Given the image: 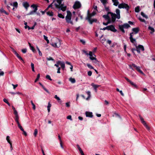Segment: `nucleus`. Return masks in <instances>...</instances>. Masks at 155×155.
Masks as SVG:
<instances>
[{"label": "nucleus", "mask_w": 155, "mask_h": 155, "mask_svg": "<svg viewBox=\"0 0 155 155\" xmlns=\"http://www.w3.org/2000/svg\"><path fill=\"white\" fill-rule=\"evenodd\" d=\"M54 5L55 6V8L60 9L63 12H64L66 10L67 6H64V3H62V2H61L60 4L57 3V2L56 3H55Z\"/></svg>", "instance_id": "1"}, {"label": "nucleus", "mask_w": 155, "mask_h": 155, "mask_svg": "<svg viewBox=\"0 0 155 155\" xmlns=\"http://www.w3.org/2000/svg\"><path fill=\"white\" fill-rule=\"evenodd\" d=\"M71 16L72 14L71 12L69 11H67V15L65 17L66 22L68 23H70L71 25H73V21H71Z\"/></svg>", "instance_id": "2"}, {"label": "nucleus", "mask_w": 155, "mask_h": 155, "mask_svg": "<svg viewBox=\"0 0 155 155\" xmlns=\"http://www.w3.org/2000/svg\"><path fill=\"white\" fill-rule=\"evenodd\" d=\"M31 8L34 9V10L30 11L29 13L27 14V15H29L34 14L35 12H36L38 10V6L37 5L33 4L31 6Z\"/></svg>", "instance_id": "3"}, {"label": "nucleus", "mask_w": 155, "mask_h": 155, "mask_svg": "<svg viewBox=\"0 0 155 155\" xmlns=\"http://www.w3.org/2000/svg\"><path fill=\"white\" fill-rule=\"evenodd\" d=\"M130 27V25L127 23H125L123 25H119V29L123 33H124L125 32L124 28L127 29Z\"/></svg>", "instance_id": "4"}, {"label": "nucleus", "mask_w": 155, "mask_h": 155, "mask_svg": "<svg viewBox=\"0 0 155 155\" xmlns=\"http://www.w3.org/2000/svg\"><path fill=\"white\" fill-rule=\"evenodd\" d=\"M101 30H110L114 32H116L117 31V30L115 28L114 26L113 25H111L104 28L103 29H101Z\"/></svg>", "instance_id": "5"}, {"label": "nucleus", "mask_w": 155, "mask_h": 155, "mask_svg": "<svg viewBox=\"0 0 155 155\" xmlns=\"http://www.w3.org/2000/svg\"><path fill=\"white\" fill-rule=\"evenodd\" d=\"M118 7L120 8H125L127 11H128L130 8V7L128 5L124 3H122L119 4Z\"/></svg>", "instance_id": "6"}, {"label": "nucleus", "mask_w": 155, "mask_h": 155, "mask_svg": "<svg viewBox=\"0 0 155 155\" xmlns=\"http://www.w3.org/2000/svg\"><path fill=\"white\" fill-rule=\"evenodd\" d=\"M108 14H110L111 16V21L113 22H114L116 20V18H117V16L115 13H114L111 12H108Z\"/></svg>", "instance_id": "7"}, {"label": "nucleus", "mask_w": 155, "mask_h": 155, "mask_svg": "<svg viewBox=\"0 0 155 155\" xmlns=\"http://www.w3.org/2000/svg\"><path fill=\"white\" fill-rule=\"evenodd\" d=\"M81 5L80 2L78 1L75 2L73 6V8L74 9H78L81 7Z\"/></svg>", "instance_id": "8"}, {"label": "nucleus", "mask_w": 155, "mask_h": 155, "mask_svg": "<svg viewBox=\"0 0 155 155\" xmlns=\"http://www.w3.org/2000/svg\"><path fill=\"white\" fill-rule=\"evenodd\" d=\"M140 50H141L142 51H144V48L143 46L139 45L137 46H136V51L138 53H140Z\"/></svg>", "instance_id": "9"}, {"label": "nucleus", "mask_w": 155, "mask_h": 155, "mask_svg": "<svg viewBox=\"0 0 155 155\" xmlns=\"http://www.w3.org/2000/svg\"><path fill=\"white\" fill-rule=\"evenodd\" d=\"M96 14V12L94 11H93L92 13H90L89 10H88L87 11V15L86 18V19L91 18V17L94 16Z\"/></svg>", "instance_id": "10"}, {"label": "nucleus", "mask_w": 155, "mask_h": 155, "mask_svg": "<svg viewBox=\"0 0 155 155\" xmlns=\"http://www.w3.org/2000/svg\"><path fill=\"white\" fill-rule=\"evenodd\" d=\"M132 66L134 68H135L137 70L138 72L143 74H144L142 71L140 69V67L139 66H137L136 65L134 64H133L132 65Z\"/></svg>", "instance_id": "11"}, {"label": "nucleus", "mask_w": 155, "mask_h": 155, "mask_svg": "<svg viewBox=\"0 0 155 155\" xmlns=\"http://www.w3.org/2000/svg\"><path fill=\"white\" fill-rule=\"evenodd\" d=\"M134 34V32H132L130 34V37L129 38L130 42L132 43H134L135 42H136V40L135 38H133V34Z\"/></svg>", "instance_id": "12"}, {"label": "nucleus", "mask_w": 155, "mask_h": 155, "mask_svg": "<svg viewBox=\"0 0 155 155\" xmlns=\"http://www.w3.org/2000/svg\"><path fill=\"white\" fill-rule=\"evenodd\" d=\"M14 114L15 115V121H17V120H18L19 119V117L18 113V112L16 110L14 111Z\"/></svg>", "instance_id": "13"}, {"label": "nucleus", "mask_w": 155, "mask_h": 155, "mask_svg": "<svg viewBox=\"0 0 155 155\" xmlns=\"http://www.w3.org/2000/svg\"><path fill=\"white\" fill-rule=\"evenodd\" d=\"M86 116L87 117H93L92 113L88 111H86L85 112Z\"/></svg>", "instance_id": "14"}, {"label": "nucleus", "mask_w": 155, "mask_h": 155, "mask_svg": "<svg viewBox=\"0 0 155 155\" xmlns=\"http://www.w3.org/2000/svg\"><path fill=\"white\" fill-rule=\"evenodd\" d=\"M120 10L119 9H117L116 10V13L117 14L116 15L117 16V18L118 19H119L120 18Z\"/></svg>", "instance_id": "15"}, {"label": "nucleus", "mask_w": 155, "mask_h": 155, "mask_svg": "<svg viewBox=\"0 0 155 155\" xmlns=\"http://www.w3.org/2000/svg\"><path fill=\"white\" fill-rule=\"evenodd\" d=\"M23 6L25 8L26 10H27L28 7L29 6V3L27 2H25L23 3Z\"/></svg>", "instance_id": "16"}, {"label": "nucleus", "mask_w": 155, "mask_h": 155, "mask_svg": "<svg viewBox=\"0 0 155 155\" xmlns=\"http://www.w3.org/2000/svg\"><path fill=\"white\" fill-rule=\"evenodd\" d=\"M86 19L88 20L90 22V23L92 24L93 22H96L97 21V19H91V18L87 19Z\"/></svg>", "instance_id": "17"}, {"label": "nucleus", "mask_w": 155, "mask_h": 155, "mask_svg": "<svg viewBox=\"0 0 155 155\" xmlns=\"http://www.w3.org/2000/svg\"><path fill=\"white\" fill-rule=\"evenodd\" d=\"M132 30L134 32V34H137L139 31V28L138 27L134 28H132Z\"/></svg>", "instance_id": "18"}, {"label": "nucleus", "mask_w": 155, "mask_h": 155, "mask_svg": "<svg viewBox=\"0 0 155 155\" xmlns=\"http://www.w3.org/2000/svg\"><path fill=\"white\" fill-rule=\"evenodd\" d=\"M15 121L17 122V123L18 124V127L19 128V129L21 130V131H24V129H23V128H22V126H21V125L20 124L18 120H17V121Z\"/></svg>", "instance_id": "19"}, {"label": "nucleus", "mask_w": 155, "mask_h": 155, "mask_svg": "<svg viewBox=\"0 0 155 155\" xmlns=\"http://www.w3.org/2000/svg\"><path fill=\"white\" fill-rule=\"evenodd\" d=\"M91 85L94 88L95 90L96 91L98 87L100 86L99 85H97L94 84L93 83H92L91 84Z\"/></svg>", "instance_id": "20"}, {"label": "nucleus", "mask_w": 155, "mask_h": 155, "mask_svg": "<svg viewBox=\"0 0 155 155\" xmlns=\"http://www.w3.org/2000/svg\"><path fill=\"white\" fill-rule=\"evenodd\" d=\"M148 28L149 30L151 31H150V33L151 34H153L155 31L153 27H151L150 26H149Z\"/></svg>", "instance_id": "21"}, {"label": "nucleus", "mask_w": 155, "mask_h": 155, "mask_svg": "<svg viewBox=\"0 0 155 155\" xmlns=\"http://www.w3.org/2000/svg\"><path fill=\"white\" fill-rule=\"evenodd\" d=\"M39 84L41 86L42 88L44 89V90L45 91L47 92L48 93H49V92L48 91V90L46 89L45 87L43 86V85L40 82H39Z\"/></svg>", "instance_id": "22"}, {"label": "nucleus", "mask_w": 155, "mask_h": 155, "mask_svg": "<svg viewBox=\"0 0 155 155\" xmlns=\"http://www.w3.org/2000/svg\"><path fill=\"white\" fill-rule=\"evenodd\" d=\"M18 3L16 2H14L13 4H12V3H10V5L13 6L14 7H15L16 8H17L18 7Z\"/></svg>", "instance_id": "23"}, {"label": "nucleus", "mask_w": 155, "mask_h": 155, "mask_svg": "<svg viewBox=\"0 0 155 155\" xmlns=\"http://www.w3.org/2000/svg\"><path fill=\"white\" fill-rule=\"evenodd\" d=\"M0 12L1 13H4L5 14L7 15H8L9 14L8 13L5 11L3 8H2L0 10Z\"/></svg>", "instance_id": "24"}, {"label": "nucleus", "mask_w": 155, "mask_h": 155, "mask_svg": "<svg viewBox=\"0 0 155 155\" xmlns=\"http://www.w3.org/2000/svg\"><path fill=\"white\" fill-rule=\"evenodd\" d=\"M113 2L114 3V5L117 6L119 4V2L117 0H112Z\"/></svg>", "instance_id": "25"}, {"label": "nucleus", "mask_w": 155, "mask_h": 155, "mask_svg": "<svg viewBox=\"0 0 155 155\" xmlns=\"http://www.w3.org/2000/svg\"><path fill=\"white\" fill-rule=\"evenodd\" d=\"M46 14L50 16H52L53 15V13L52 12H47Z\"/></svg>", "instance_id": "26"}, {"label": "nucleus", "mask_w": 155, "mask_h": 155, "mask_svg": "<svg viewBox=\"0 0 155 155\" xmlns=\"http://www.w3.org/2000/svg\"><path fill=\"white\" fill-rule=\"evenodd\" d=\"M55 3H56V2H54V0L53 2L48 6V8H53L52 7V6L53 5H54Z\"/></svg>", "instance_id": "27"}, {"label": "nucleus", "mask_w": 155, "mask_h": 155, "mask_svg": "<svg viewBox=\"0 0 155 155\" xmlns=\"http://www.w3.org/2000/svg\"><path fill=\"white\" fill-rule=\"evenodd\" d=\"M87 93L88 95L87 97L86 98L87 100H88L91 97V92L89 91H88L87 92Z\"/></svg>", "instance_id": "28"}, {"label": "nucleus", "mask_w": 155, "mask_h": 155, "mask_svg": "<svg viewBox=\"0 0 155 155\" xmlns=\"http://www.w3.org/2000/svg\"><path fill=\"white\" fill-rule=\"evenodd\" d=\"M69 81L72 83H74L75 82V80L74 78H70L69 79Z\"/></svg>", "instance_id": "29"}, {"label": "nucleus", "mask_w": 155, "mask_h": 155, "mask_svg": "<svg viewBox=\"0 0 155 155\" xmlns=\"http://www.w3.org/2000/svg\"><path fill=\"white\" fill-rule=\"evenodd\" d=\"M108 14H107L106 15H104L103 16V17L105 18L106 20L109 19V18L110 17L108 16Z\"/></svg>", "instance_id": "30"}, {"label": "nucleus", "mask_w": 155, "mask_h": 155, "mask_svg": "<svg viewBox=\"0 0 155 155\" xmlns=\"http://www.w3.org/2000/svg\"><path fill=\"white\" fill-rule=\"evenodd\" d=\"M89 58L91 60H95L97 61H98L97 60V59L96 58H94L93 56V55L91 56H90Z\"/></svg>", "instance_id": "31"}, {"label": "nucleus", "mask_w": 155, "mask_h": 155, "mask_svg": "<svg viewBox=\"0 0 155 155\" xmlns=\"http://www.w3.org/2000/svg\"><path fill=\"white\" fill-rule=\"evenodd\" d=\"M135 12H138L140 11V7L138 6L136 7L135 9Z\"/></svg>", "instance_id": "32"}, {"label": "nucleus", "mask_w": 155, "mask_h": 155, "mask_svg": "<svg viewBox=\"0 0 155 155\" xmlns=\"http://www.w3.org/2000/svg\"><path fill=\"white\" fill-rule=\"evenodd\" d=\"M58 16L60 18H64V16L61 13H59Z\"/></svg>", "instance_id": "33"}, {"label": "nucleus", "mask_w": 155, "mask_h": 155, "mask_svg": "<svg viewBox=\"0 0 155 155\" xmlns=\"http://www.w3.org/2000/svg\"><path fill=\"white\" fill-rule=\"evenodd\" d=\"M3 101L4 102L6 103L9 106H10V104L9 103V102L8 101V100L6 99H4L3 100Z\"/></svg>", "instance_id": "34"}, {"label": "nucleus", "mask_w": 155, "mask_h": 155, "mask_svg": "<svg viewBox=\"0 0 155 155\" xmlns=\"http://www.w3.org/2000/svg\"><path fill=\"white\" fill-rule=\"evenodd\" d=\"M141 15L143 17H144V18H148L147 16V15H145V14L143 12H141Z\"/></svg>", "instance_id": "35"}, {"label": "nucleus", "mask_w": 155, "mask_h": 155, "mask_svg": "<svg viewBox=\"0 0 155 155\" xmlns=\"http://www.w3.org/2000/svg\"><path fill=\"white\" fill-rule=\"evenodd\" d=\"M40 77V74H38L37 75V77L35 79V82H37L38 80L39 79V78Z\"/></svg>", "instance_id": "36"}, {"label": "nucleus", "mask_w": 155, "mask_h": 155, "mask_svg": "<svg viewBox=\"0 0 155 155\" xmlns=\"http://www.w3.org/2000/svg\"><path fill=\"white\" fill-rule=\"evenodd\" d=\"M27 23L25 22L24 23V24L25 25V29H27V28H28V30H29L30 29V27L29 26H28L27 25Z\"/></svg>", "instance_id": "37"}, {"label": "nucleus", "mask_w": 155, "mask_h": 155, "mask_svg": "<svg viewBox=\"0 0 155 155\" xmlns=\"http://www.w3.org/2000/svg\"><path fill=\"white\" fill-rule=\"evenodd\" d=\"M10 137L9 136H7L6 138V139L7 140V141L9 143H12L11 142V141H10Z\"/></svg>", "instance_id": "38"}, {"label": "nucleus", "mask_w": 155, "mask_h": 155, "mask_svg": "<svg viewBox=\"0 0 155 155\" xmlns=\"http://www.w3.org/2000/svg\"><path fill=\"white\" fill-rule=\"evenodd\" d=\"M13 51L14 54L17 57L19 55L15 50L13 49Z\"/></svg>", "instance_id": "39"}, {"label": "nucleus", "mask_w": 155, "mask_h": 155, "mask_svg": "<svg viewBox=\"0 0 155 155\" xmlns=\"http://www.w3.org/2000/svg\"><path fill=\"white\" fill-rule=\"evenodd\" d=\"M62 69L64 70L65 68V64L64 62H63L62 64L60 65Z\"/></svg>", "instance_id": "40"}, {"label": "nucleus", "mask_w": 155, "mask_h": 155, "mask_svg": "<svg viewBox=\"0 0 155 155\" xmlns=\"http://www.w3.org/2000/svg\"><path fill=\"white\" fill-rule=\"evenodd\" d=\"M31 103L32 104V105L33 106V108L34 110H35V109L36 107H35V104L33 103V101H31Z\"/></svg>", "instance_id": "41"}, {"label": "nucleus", "mask_w": 155, "mask_h": 155, "mask_svg": "<svg viewBox=\"0 0 155 155\" xmlns=\"http://www.w3.org/2000/svg\"><path fill=\"white\" fill-rule=\"evenodd\" d=\"M87 66L89 68L91 69H94L93 67L90 64H87Z\"/></svg>", "instance_id": "42"}, {"label": "nucleus", "mask_w": 155, "mask_h": 155, "mask_svg": "<svg viewBox=\"0 0 155 155\" xmlns=\"http://www.w3.org/2000/svg\"><path fill=\"white\" fill-rule=\"evenodd\" d=\"M38 132V131L37 129H35V130H34V135L35 137H36L37 135V134Z\"/></svg>", "instance_id": "43"}, {"label": "nucleus", "mask_w": 155, "mask_h": 155, "mask_svg": "<svg viewBox=\"0 0 155 155\" xmlns=\"http://www.w3.org/2000/svg\"><path fill=\"white\" fill-rule=\"evenodd\" d=\"M37 49L38 51V53L40 56H42V54L38 47H37Z\"/></svg>", "instance_id": "44"}, {"label": "nucleus", "mask_w": 155, "mask_h": 155, "mask_svg": "<svg viewBox=\"0 0 155 155\" xmlns=\"http://www.w3.org/2000/svg\"><path fill=\"white\" fill-rule=\"evenodd\" d=\"M46 59L48 61L51 60L54 61V59L51 57H49V58H47Z\"/></svg>", "instance_id": "45"}, {"label": "nucleus", "mask_w": 155, "mask_h": 155, "mask_svg": "<svg viewBox=\"0 0 155 155\" xmlns=\"http://www.w3.org/2000/svg\"><path fill=\"white\" fill-rule=\"evenodd\" d=\"M101 2L104 5H105L107 2V0H101Z\"/></svg>", "instance_id": "46"}, {"label": "nucleus", "mask_w": 155, "mask_h": 155, "mask_svg": "<svg viewBox=\"0 0 155 155\" xmlns=\"http://www.w3.org/2000/svg\"><path fill=\"white\" fill-rule=\"evenodd\" d=\"M54 98L57 99L58 101H61V99L59 97L57 96V95H55L54 97Z\"/></svg>", "instance_id": "47"}, {"label": "nucleus", "mask_w": 155, "mask_h": 155, "mask_svg": "<svg viewBox=\"0 0 155 155\" xmlns=\"http://www.w3.org/2000/svg\"><path fill=\"white\" fill-rule=\"evenodd\" d=\"M46 78L47 79H48L50 81L52 80V79L50 77V76L48 75H47L46 76Z\"/></svg>", "instance_id": "48"}, {"label": "nucleus", "mask_w": 155, "mask_h": 155, "mask_svg": "<svg viewBox=\"0 0 155 155\" xmlns=\"http://www.w3.org/2000/svg\"><path fill=\"white\" fill-rule=\"evenodd\" d=\"M17 58L19 60H21L23 63H25V62L24 60H23V58L20 55H19Z\"/></svg>", "instance_id": "49"}, {"label": "nucleus", "mask_w": 155, "mask_h": 155, "mask_svg": "<svg viewBox=\"0 0 155 155\" xmlns=\"http://www.w3.org/2000/svg\"><path fill=\"white\" fill-rule=\"evenodd\" d=\"M139 19L142 22H143L144 23L146 22V21L144 19H143L140 17L139 18Z\"/></svg>", "instance_id": "50"}, {"label": "nucleus", "mask_w": 155, "mask_h": 155, "mask_svg": "<svg viewBox=\"0 0 155 155\" xmlns=\"http://www.w3.org/2000/svg\"><path fill=\"white\" fill-rule=\"evenodd\" d=\"M130 84L133 86L135 87H137V86L136 84H134L133 82H132L131 81L129 82Z\"/></svg>", "instance_id": "51"}, {"label": "nucleus", "mask_w": 155, "mask_h": 155, "mask_svg": "<svg viewBox=\"0 0 155 155\" xmlns=\"http://www.w3.org/2000/svg\"><path fill=\"white\" fill-rule=\"evenodd\" d=\"M30 49H31L33 52H35V48H34V47L32 46H31L30 47Z\"/></svg>", "instance_id": "52"}, {"label": "nucleus", "mask_w": 155, "mask_h": 155, "mask_svg": "<svg viewBox=\"0 0 155 155\" xmlns=\"http://www.w3.org/2000/svg\"><path fill=\"white\" fill-rule=\"evenodd\" d=\"M144 126L145 127H146V128L148 130H150V128L147 125L146 123H145V124H143Z\"/></svg>", "instance_id": "53"}, {"label": "nucleus", "mask_w": 155, "mask_h": 155, "mask_svg": "<svg viewBox=\"0 0 155 155\" xmlns=\"http://www.w3.org/2000/svg\"><path fill=\"white\" fill-rule=\"evenodd\" d=\"M21 51L23 53H25L27 52V49H22L21 50Z\"/></svg>", "instance_id": "54"}, {"label": "nucleus", "mask_w": 155, "mask_h": 155, "mask_svg": "<svg viewBox=\"0 0 155 155\" xmlns=\"http://www.w3.org/2000/svg\"><path fill=\"white\" fill-rule=\"evenodd\" d=\"M67 118L68 119H69L71 120H72V119L71 116V115H68L67 117Z\"/></svg>", "instance_id": "55"}, {"label": "nucleus", "mask_w": 155, "mask_h": 155, "mask_svg": "<svg viewBox=\"0 0 155 155\" xmlns=\"http://www.w3.org/2000/svg\"><path fill=\"white\" fill-rule=\"evenodd\" d=\"M51 45L54 47H56L58 48V47L57 46L56 43H52Z\"/></svg>", "instance_id": "56"}, {"label": "nucleus", "mask_w": 155, "mask_h": 155, "mask_svg": "<svg viewBox=\"0 0 155 155\" xmlns=\"http://www.w3.org/2000/svg\"><path fill=\"white\" fill-rule=\"evenodd\" d=\"M92 72L91 71H89L87 72V74L89 76H91L92 75Z\"/></svg>", "instance_id": "57"}, {"label": "nucleus", "mask_w": 155, "mask_h": 155, "mask_svg": "<svg viewBox=\"0 0 155 155\" xmlns=\"http://www.w3.org/2000/svg\"><path fill=\"white\" fill-rule=\"evenodd\" d=\"M79 152H80V153L81 154V155H84V153L83 151V150H82V149H81L80 150H79Z\"/></svg>", "instance_id": "58"}, {"label": "nucleus", "mask_w": 155, "mask_h": 155, "mask_svg": "<svg viewBox=\"0 0 155 155\" xmlns=\"http://www.w3.org/2000/svg\"><path fill=\"white\" fill-rule=\"evenodd\" d=\"M70 102H68L66 103V105L67 107H70Z\"/></svg>", "instance_id": "59"}, {"label": "nucleus", "mask_w": 155, "mask_h": 155, "mask_svg": "<svg viewBox=\"0 0 155 155\" xmlns=\"http://www.w3.org/2000/svg\"><path fill=\"white\" fill-rule=\"evenodd\" d=\"M12 85L13 86V89H15V88L17 87L18 86V85L17 84H15V85H14L13 84H12Z\"/></svg>", "instance_id": "60"}, {"label": "nucleus", "mask_w": 155, "mask_h": 155, "mask_svg": "<svg viewBox=\"0 0 155 155\" xmlns=\"http://www.w3.org/2000/svg\"><path fill=\"white\" fill-rule=\"evenodd\" d=\"M141 123L143 124H145V123H146V122L143 119H142L141 120H140Z\"/></svg>", "instance_id": "61"}, {"label": "nucleus", "mask_w": 155, "mask_h": 155, "mask_svg": "<svg viewBox=\"0 0 155 155\" xmlns=\"http://www.w3.org/2000/svg\"><path fill=\"white\" fill-rule=\"evenodd\" d=\"M141 123L143 124H145V123H146V122L143 119H142L141 120H140Z\"/></svg>", "instance_id": "62"}, {"label": "nucleus", "mask_w": 155, "mask_h": 155, "mask_svg": "<svg viewBox=\"0 0 155 155\" xmlns=\"http://www.w3.org/2000/svg\"><path fill=\"white\" fill-rule=\"evenodd\" d=\"M82 52H83V53H84L86 55H88V53H87V52L85 50H82Z\"/></svg>", "instance_id": "63"}, {"label": "nucleus", "mask_w": 155, "mask_h": 155, "mask_svg": "<svg viewBox=\"0 0 155 155\" xmlns=\"http://www.w3.org/2000/svg\"><path fill=\"white\" fill-rule=\"evenodd\" d=\"M107 22L109 24L111 22V19L110 18H109V19H107Z\"/></svg>", "instance_id": "64"}]
</instances>
